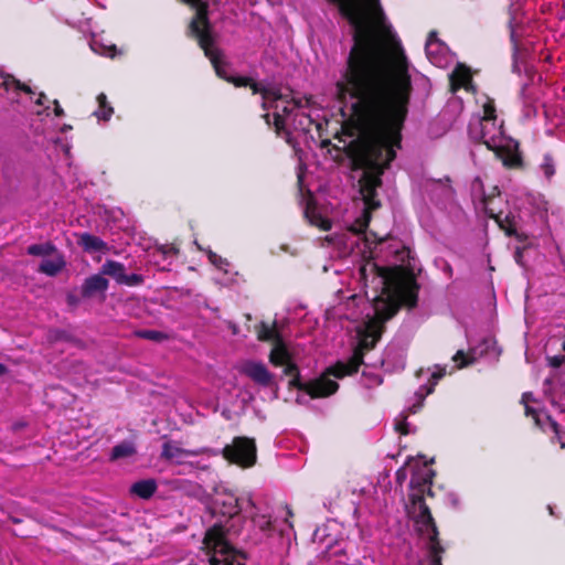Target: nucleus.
I'll return each instance as SVG.
<instances>
[{"mask_svg": "<svg viewBox=\"0 0 565 565\" xmlns=\"http://www.w3.org/2000/svg\"><path fill=\"white\" fill-rule=\"evenodd\" d=\"M471 81L470 70L462 64H458L450 75L451 90L456 92L461 87H467Z\"/></svg>", "mask_w": 565, "mask_h": 565, "instance_id": "obj_23", "label": "nucleus"}, {"mask_svg": "<svg viewBox=\"0 0 565 565\" xmlns=\"http://www.w3.org/2000/svg\"><path fill=\"white\" fill-rule=\"evenodd\" d=\"M125 273V265L116 260L107 259L102 266V274L111 277L119 285L122 282Z\"/></svg>", "mask_w": 565, "mask_h": 565, "instance_id": "obj_27", "label": "nucleus"}, {"mask_svg": "<svg viewBox=\"0 0 565 565\" xmlns=\"http://www.w3.org/2000/svg\"><path fill=\"white\" fill-rule=\"evenodd\" d=\"M379 340L373 339L371 335L363 333L358 345L353 349L352 355L348 361H338L327 369V374L337 379H343L348 375L358 373L360 366L364 362V352L372 350Z\"/></svg>", "mask_w": 565, "mask_h": 565, "instance_id": "obj_8", "label": "nucleus"}, {"mask_svg": "<svg viewBox=\"0 0 565 565\" xmlns=\"http://www.w3.org/2000/svg\"><path fill=\"white\" fill-rule=\"evenodd\" d=\"M77 243L87 253L106 252L108 249L106 242L90 233L79 234Z\"/></svg>", "mask_w": 565, "mask_h": 565, "instance_id": "obj_22", "label": "nucleus"}, {"mask_svg": "<svg viewBox=\"0 0 565 565\" xmlns=\"http://www.w3.org/2000/svg\"><path fill=\"white\" fill-rule=\"evenodd\" d=\"M90 49L99 55L111 58H114L117 54H121V51H118L115 44H104L102 41L97 39L92 40Z\"/></svg>", "mask_w": 565, "mask_h": 565, "instance_id": "obj_31", "label": "nucleus"}, {"mask_svg": "<svg viewBox=\"0 0 565 565\" xmlns=\"http://www.w3.org/2000/svg\"><path fill=\"white\" fill-rule=\"evenodd\" d=\"M53 105H54V115L56 117H63L64 116V110L63 108L61 107L60 103L57 99H54L53 100Z\"/></svg>", "mask_w": 565, "mask_h": 565, "instance_id": "obj_49", "label": "nucleus"}, {"mask_svg": "<svg viewBox=\"0 0 565 565\" xmlns=\"http://www.w3.org/2000/svg\"><path fill=\"white\" fill-rule=\"evenodd\" d=\"M256 338L260 342L274 343L278 339L282 338L281 332L277 328V320L274 319L271 322L260 321L254 326Z\"/></svg>", "mask_w": 565, "mask_h": 565, "instance_id": "obj_19", "label": "nucleus"}, {"mask_svg": "<svg viewBox=\"0 0 565 565\" xmlns=\"http://www.w3.org/2000/svg\"><path fill=\"white\" fill-rule=\"evenodd\" d=\"M541 170L548 180L555 174L554 158L551 153L544 154L543 161L541 163Z\"/></svg>", "mask_w": 565, "mask_h": 565, "instance_id": "obj_36", "label": "nucleus"}, {"mask_svg": "<svg viewBox=\"0 0 565 565\" xmlns=\"http://www.w3.org/2000/svg\"><path fill=\"white\" fill-rule=\"evenodd\" d=\"M509 29H510V42L512 44V68L513 72L520 74L521 70L519 64L523 62L525 55H526V49L521 43V40L515 31V28L513 25V20H510L509 22Z\"/></svg>", "mask_w": 565, "mask_h": 565, "instance_id": "obj_20", "label": "nucleus"}, {"mask_svg": "<svg viewBox=\"0 0 565 565\" xmlns=\"http://www.w3.org/2000/svg\"><path fill=\"white\" fill-rule=\"evenodd\" d=\"M57 252L56 246L52 242L43 244H33L26 248V253L31 256L45 257Z\"/></svg>", "mask_w": 565, "mask_h": 565, "instance_id": "obj_32", "label": "nucleus"}, {"mask_svg": "<svg viewBox=\"0 0 565 565\" xmlns=\"http://www.w3.org/2000/svg\"><path fill=\"white\" fill-rule=\"evenodd\" d=\"M203 544L207 550H212L215 553L224 555L225 565H244L241 562L235 563L234 559H231L233 558V547L226 541L225 530L221 522L215 523L206 530Z\"/></svg>", "mask_w": 565, "mask_h": 565, "instance_id": "obj_11", "label": "nucleus"}, {"mask_svg": "<svg viewBox=\"0 0 565 565\" xmlns=\"http://www.w3.org/2000/svg\"><path fill=\"white\" fill-rule=\"evenodd\" d=\"M269 363L275 367H280L294 360V355L290 352L287 342L284 337L278 339L271 344L270 352L268 354Z\"/></svg>", "mask_w": 565, "mask_h": 565, "instance_id": "obj_17", "label": "nucleus"}, {"mask_svg": "<svg viewBox=\"0 0 565 565\" xmlns=\"http://www.w3.org/2000/svg\"><path fill=\"white\" fill-rule=\"evenodd\" d=\"M249 89L253 95H260V104L265 110L273 109V115L265 113L263 118L269 127H274L277 136L289 135L286 126L291 117L300 116L299 126L307 130L312 124L309 115L300 113V109L309 108L315 105L313 96L306 95L296 97L289 87H280L271 84L255 82L249 77Z\"/></svg>", "mask_w": 565, "mask_h": 565, "instance_id": "obj_2", "label": "nucleus"}, {"mask_svg": "<svg viewBox=\"0 0 565 565\" xmlns=\"http://www.w3.org/2000/svg\"><path fill=\"white\" fill-rule=\"evenodd\" d=\"M255 503L249 498V521L253 524L249 529V541L254 544H260L270 537L275 531L273 525L271 515L266 511L264 513L255 512Z\"/></svg>", "mask_w": 565, "mask_h": 565, "instance_id": "obj_12", "label": "nucleus"}, {"mask_svg": "<svg viewBox=\"0 0 565 565\" xmlns=\"http://www.w3.org/2000/svg\"><path fill=\"white\" fill-rule=\"evenodd\" d=\"M198 451L188 450L179 447L174 441H166L162 445L161 457L167 460L179 459L188 456H196Z\"/></svg>", "mask_w": 565, "mask_h": 565, "instance_id": "obj_25", "label": "nucleus"}, {"mask_svg": "<svg viewBox=\"0 0 565 565\" xmlns=\"http://www.w3.org/2000/svg\"><path fill=\"white\" fill-rule=\"evenodd\" d=\"M98 109L94 111V115L100 120H109L114 114V108L107 100V96L100 93L97 96Z\"/></svg>", "mask_w": 565, "mask_h": 565, "instance_id": "obj_30", "label": "nucleus"}, {"mask_svg": "<svg viewBox=\"0 0 565 565\" xmlns=\"http://www.w3.org/2000/svg\"><path fill=\"white\" fill-rule=\"evenodd\" d=\"M71 128H72L71 126H64L63 131H65L66 129H71Z\"/></svg>", "mask_w": 565, "mask_h": 565, "instance_id": "obj_64", "label": "nucleus"}, {"mask_svg": "<svg viewBox=\"0 0 565 565\" xmlns=\"http://www.w3.org/2000/svg\"><path fill=\"white\" fill-rule=\"evenodd\" d=\"M532 393L531 392H525L522 394L521 396V403L526 406L529 405V402L532 399Z\"/></svg>", "mask_w": 565, "mask_h": 565, "instance_id": "obj_51", "label": "nucleus"}, {"mask_svg": "<svg viewBox=\"0 0 565 565\" xmlns=\"http://www.w3.org/2000/svg\"><path fill=\"white\" fill-rule=\"evenodd\" d=\"M108 288V280L102 275H93L84 280L82 296L90 298L97 292H105Z\"/></svg>", "mask_w": 565, "mask_h": 565, "instance_id": "obj_21", "label": "nucleus"}, {"mask_svg": "<svg viewBox=\"0 0 565 565\" xmlns=\"http://www.w3.org/2000/svg\"><path fill=\"white\" fill-rule=\"evenodd\" d=\"M374 316L365 323V334L380 340L385 329V322L398 312V306L392 301H383L382 296L374 298Z\"/></svg>", "mask_w": 565, "mask_h": 565, "instance_id": "obj_10", "label": "nucleus"}, {"mask_svg": "<svg viewBox=\"0 0 565 565\" xmlns=\"http://www.w3.org/2000/svg\"><path fill=\"white\" fill-rule=\"evenodd\" d=\"M525 248L526 246H518L514 250V260L521 266H523V253Z\"/></svg>", "mask_w": 565, "mask_h": 565, "instance_id": "obj_47", "label": "nucleus"}, {"mask_svg": "<svg viewBox=\"0 0 565 565\" xmlns=\"http://www.w3.org/2000/svg\"><path fill=\"white\" fill-rule=\"evenodd\" d=\"M322 228L326 230V231L329 230L330 228V224L327 222L326 225H322Z\"/></svg>", "mask_w": 565, "mask_h": 565, "instance_id": "obj_62", "label": "nucleus"}, {"mask_svg": "<svg viewBox=\"0 0 565 565\" xmlns=\"http://www.w3.org/2000/svg\"><path fill=\"white\" fill-rule=\"evenodd\" d=\"M222 455L230 463L247 468V436L235 437L223 448Z\"/></svg>", "mask_w": 565, "mask_h": 565, "instance_id": "obj_14", "label": "nucleus"}, {"mask_svg": "<svg viewBox=\"0 0 565 565\" xmlns=\"http://www.w3.org/2000/svg\"><path fill=\"white\" fill-rule=\"evenodd\" d=\"M557 441L559 443V445H561V447H562V448H565V443H564V441H562L561 439H559V440H557Z\"/></svg>", "mask_w": 565, "mask_h": 565, "instance_id": "obj_63", "label": "nucleus"}, {"mask_svg": "<svg viewBox=\"0 0 565 565\" xmlns=\"http://www.w3.org/2000/svg\"><path fill=\"white\" fill-rule=\"evenodd\" d=\"M17 90H21L28 95L34 94L33 89L29 85H26L22 82H20V85L18 86Z\"/></svg>", "mask_w": 565, "mask_h": 565, "instance_id": "obj_50", "label": "nucleus"}, {"mask_svg": "<svg viewBox=\"0 0 565 565\" xmlns=\"http://www.w3.org/2000/svg\"><path fill=\"white\" fill-rule=\"evenodd\" d=\"M468 136L473 143H482L489 150H493L502 142L503 124L494 121H470Z\"/></svg>", "mask_w": 565, "mask_h": 565, "instance_id": "obj_9", "label": "nucleus"}, {"mask_svg": "<svg viewBox=\"0 0 565 565\" xmlns=\"http://www.w3.org/2000/svg\"><path fill=\"white\" fill-rule=\"evenodd\" d=\"M382 288L383 301H392L398 306L415 308L418 301L419 286L414 276L402 277L390 269L375 266Z\"/></svg>", "mask_w": 565, "mask_h": 565, "instance_id": "obj_6", "label": "nucleus"}, {"mask_svg": "<svg viewBox=\"0 0 565 565\" xmlns=\"http://www.w3.org/2000/svg\"><path fill=\"white\" fill-rule=\"evenodd\" d=\"M524 414L526 417H531L533 419L536 427L543 429L542 419L540 417L539 412L535 408L531 407L530 405H526L524 406Z\"/></svg>", "mask_w": 565, "mask_h": 565, "instance_id": "obj_39", "label": "nucleus"}, {"mask_svg": "<svg viewBox=\"0 0 565 565\" xmlns=\"http://www.w3.org/2000/svg\"><path fill=\"white\" fill-rule=\"evenodd\" d=\"M249 379L262 387L278 392V384L275 381L274 374L260 362H249Z\"/></svg>", "mask_w": 565, "mask_h": 565, "instance_id": "obj_15", "label": "nucleus"}, {"mask_svg": "<svg viewBox=\"0 0 565 565\" xmlns=\"http://www.w3.org/2000/svg\"><path fill=\"white\" fill-rule=\"evenodd\" d=\"M498 159H500L503 166L508 169H521L523 168V159L521 153L515 149H511L509 146H502L501 143L492 150Z\"/></svg>", "mask_w": 565, "mask_h": 565, "instance_id": "obj_18", "label": "nucleus"}, {"mask_svg": "<svg viewBox=\"0 0 565 565\" xmlns=\"http://www.w3.org/2000/svg\"><path fill=\"white\" fill-rule=\"evenodd\" d=\"M65 267V262L62 256H58L56 259H44L40 264L39 271L43 273L47 276L57 275Z\"/></svg>", "mask_w": 565, "mask_h": 565, "instance_id": "obj_28", "label": "nucleus"}, {"mask_svg": "<svg viewBox=\"0 0 565 565\" xmlns=\"http://www.w3.org/2000/svg\"><path fill=\"white\" fill-rule=\"evenodd\" d=\"M137 452L134 443L122 441L113 447L110 452V460H118L121 458H128Z\"/></svg>", "mask_w": 565, "mask_h": 565, "instance_id": "obj_29", "label": "nucleus"}, {"mask_svg": "<svg viewBox=\"0 0 565 565\" xmlns=\"http://www.w3.org/2000/svg\"><path fill=\"white\" fill-rule=\"evenodd\" d=\"M284 375L290 376L288 386L289 388H297L298 391L307 393L311 398H322L334 394L339 390V384L331 380L327 370L324 373L309 382H302L300 370L296 362L292 360L282 364Z\"/></svg>", "mask_w": 565, "mask_h": 565, "instance_id": "obj_7", "label": "nucleus"}, {"mask_svg": "<svg viewBox=\"0 0 565 565\" xmlns=\"http://www.w3.org/2000/svg\"><path fill=\"white\" fill-rule=\"evenodd\" d=\"M545 419L548 423L551 429L553 430V433L555 435L554 438L552 439V441L554 443L555 440H559V435H561L559 424L550 415H546Z\"/></svg>", "mask_w": 565, "mask_h": 565, "instance_id": "obj_45", "label": "nucleus"}, {"mask_svg": "<svg viewBox=\"0 0 565 565\" xmlns=\"http://www.w3.org/2000/svg\"><path fill=\"white\" fill-rule=\"evenodd\" d=\"M45 99L46 95L44 93H40L38 99L35 100V104L42 106Z\"/></svg>", "mask_w": 565, "mask_h": 565, "instance_id": "obj_54", "label": "nucleus"}, {"mask_svg": "<svg viewBox=\"0 0 565 565\" xmlns=\"http://www.w3.org/2000/svg\"><path fill=\"white\" fill-rule=\"evenodd\" d=\"M425 493H427V495H429V497H433V495H434V492H433V490H431V486H428V488H426Z\"/></svg>", "mask_w": 565, "mask_h": 565, "instance_id": "obj_59", "label": "nucleus"}, {"mask_svg": "<svg viewBox=\"0 0 565 565\" xmlns=\"http://www.w3.org/2000/svg\"><path fill=\"white\" fill-rule=\"evenodd\" d=\"M501 230L505 233L509 237H515L519 242H525L527 239V235L524 233H519L515 227L507 226L503 227L501 225Z\"/></svg>", "mask_w": 565, "mask_h": 565, "instance_id": "obj_40", "label": "nucleus"}, {"mask_svg": "<svg viewBox=\"0 0 565 565\" xmlns=\"http://www.w3.org/2000/svg\"><path fill=\"white\" fill-rule=\"evenodd\" d=\"M413 92L409 63L405 53L391 52L380 36L359 29L340 79L337 99L351 104V117L341 135L353 138L342 148L352 168L365 169L360 179L364 209L376 210L382 174L402 147V131ZM335 150H341L333 146Z\"/></svg>", "mask_w": 565, "mask_h": 565, "instance_id": "obj_1", "label": "nucleus"}, {"mask_svg": "<svg viewBox=\"0 0 565 565\" xmlns=\"http://www.w3.org/2000/svg\"><path fill=\"white\" fill-rule=\"evenodd\" d=\"M136 335L153 342H162L169 338L168 334L158 330H138Z\"/></svg>", "mask_w": 565, "mask_h": 565, "instance_id": "obj_35", "label": "nucleus"}, {"mask_svg": "<svg viewBox=\"0 0 565 565\" xmlns=\"http://www.w3.org/2000/svg\"><path fill=\"white\" fill-rule=\"evenodd\" d=\"M145 277L140 274H129L127 275L125 273L124 279L121 285L129 286V287H136L143 284Z\"/></svg>", "mask_w": 565, "mask_h": 565, "instance_id": "obj_37", "label": "nucleus"}, {"mask_svg": "<svg viewBox=\"0 0 565 565\" xmlns=\"http://www.w3.org/2000/svg\"><path fill=\"white\" fill-rule=\"evenodd\" d=\"M257 460V448L254 438L249 437V468H252Z\"/></svg>", "mask_w": 565, "mask_h": 565, "instance_id": "obj_46", "label": "nucleus"}, {"mask_svg": "<svg viewBox=\"0 0 565 565\" xmlns=\"http://www.w3.org/2000/svg\"><path fill=\"white\" fill-rule=\"evenodd\" d=\"M483 203H484V212H486V214L488 215V217L494 220L500 228H501V225L503 227H507V226L515 227L514 216L511 213L502 216V212L501 211L497 212L491 206V204H492V199L491 198H484Z\"/></svg>", "mask_w": 565, "mask_h": 565, "instance_id": "obj_24", "label": "nucleus"}, {"mask_svg": "<svg viewBox=\"0 0 565 565\" xmlns=\"http://www.w3.org/2000/svg\"><path fill=\"white\" fill-rule=\"evenodd\" d=\"M334 138L339 139V141H341V142H344V139H342V137L340 135H335Z\"/></svg>", "mask_w": 565, "mask_h": 565, "instance_id": "obj_61", "label": "nucleus"}, {"mask_svg": "<svg viewBox=\"0 0 565 565\" xmlns=\"http://www.w3.org/2000/svg\"><path fill=\"white\" fill-rule=\"evenodd\" d=\"M405 478H406V472L404 471V469H398L397 472H396V480H397V482L402 483Z\"/></svg>", "mask_w": 565, "mask_h": 565, "instance_id": "obj_53", "label": "nucleus"}, {"mask_svg": "<svg viewBox=\"0 0 565 565\" xmlns=\"http://www.w3.org/2000/svg\"><path fill=\"white\" fill-rule=\"evenodd\" d=\"M195 10L191 19L186 34L196 40L204 55L210 60L216 75L234 84L236 87H247V76H234L230 73L228 63L224 60L223 52L215 46L212 34V25L209 19V4L203 0H181Z\"/></svg>", "mask_w": 565, "mask_h": 565, "instance_id": "obj_3", "label": "nucleus"}, {"mask_svg": "<svg viewBox=\"0 0 565 565\" xmlns=\"http://www.w3.org/2000/svg\"><path fill=\"white\" fill-rule=\"evenodd\" d=\"M9 372V369L3 363H0V376L6 375Z\"/></svg>", "mask_w": 565, "mask_h": 565, "instance_id": "obj_56", "label": "nucleus"}, {"mask_svg": "<svg viewBox=\"0 0 565 565\" xmlns=\"http://www.w3.org/2000/svg\"><path fill=\"white\" fill-rule=\"evenodd\" d=\"M20 85V81L17 79L13 75H6L3 77L2 86L6 90L15 89Z\"/></svg>", "mask_w": 565, "mask_h": 565, "instance_id": "obj_44", "label": "nucleus"}, {"mask_svg": "<svg viewBox=\"0 0 565 565\" xmlns=\"http://www.w3.org/2000/svg\"><path fill=\"white\" fill-rule=\"evenodd\" d=\"M434 46H437V47L441 46V42L438 39L436 31H431L428 34V38H427V41H426V46H425L427 56H430L433 54V47Z\"/></svg>", "mask_w": 565, "mask_h": 565, "instance_id": "obj_38", "label": "nucleus"}, {"mask_svg": "<svg viewBox=\"0 0 565 565\" xmlns=\"http://www.w3.org/2000/svg\"><path fill=\"white\" fill-rule=\"evenodd\" d=\"M212 514L232 519L241 511L237 497L230 491H217L213 500Z\"/></svg>", "mask_w": 565, "mask_h": 565, "instance_id": "obj_13", "label": "nucleus"}, {"mask_svg": "<svg viewBox=\"0 0 565 565\" xmlns=\"http://www.w3.org/2000/svg\"><path fill=\"white\" fill-rule=\"evenodd\" d=\"M372 211L373 210L364 209L362 212V215L355 220L354 224L351 226L350 230L356 234H365V243L367 245H371V244L379 245V244H382L383 242H385L388 236H379L374 232H370L369 234L365 233L366 228L371 222Z\"/></svg>", "mask_w": 565, "mask_h": 565, "instance_id": "obj_16", "label": "nucleus"}, {"mask_svg": "<svg viewBox=\"0 0 565 565\" xmlns=\"http://www.w3.org/2000/svg\"><path fill=\"white\" fill-rule=\"evenodd\" d=\"M339 10L354 29L353 45L355 44L358 30L363 29L374 36L375 34L380 36L391 52L401 51L404 53L401 44L394 40L380 0H340Z\"/></svg>", "mask_w": 565, "mask_h": 565, "instance_id": "obj_4", "label": "nucleus"}, {"mask_svg": "<svg viewBox=\"0 0 565 565\" xmlns=\"http://www.w3.org/2000/svg\"><path fill=\"white\" fill-rule=\"evenodd\" d=\"M408 424L406 422V418H404V420H402L401 423H397L395 425V429L402 434V435H407L408 434Z\"/></svg>", "mask_w": 565, "mask_h": 565, "instance_id": "obj_48", "label": "nucleus"}, {"mask_svg": "<svg viewBox=\"0 0 565 565\" xmlns=\"http://www.w3.org/2000/svg\"><path fill=\"white\" fill-rule=\"evenodd\" d=\"M546 363L552 369H558L565 364V355H548L546 356Z\"/></svg>", "mask_w": 565, "mask_h": 565, "instance_id": "obj_43", "label": "nucleus"}, {"mask_svg": "<svg viewBox=\"0 0 565 565\" xmlns=\"http://www.w3.org/2000/svg\"><path fill=\"white\" fill-rule=\"evenodd\" d=\"M483 108V116L476 121H494L497 122V108L494 100L490 97H487L486 103L482 106Z\"/></svg>", "mask_w": 565, "mask_h": 565, "instance_id": "obj_34", "label": "nucleus"}, {"mask_svg": "<svg viewBox=\"0 0 565 565\" xmlns=\"http://www.w3.org/2000/svg\"><path fill=\"white\" fill-rule=\"evenodd\" d=\"M157 488V482L153 479H143L135 482L130 492L140 499L148 500L154 494Z\"/></svg>", "mask_w": 565, "mask_h": 565, "instance_id": "obj_26", "label": "nucleus"}, {"mask_svg": "<svg viewBox=\"0 0 565 565\" xmlns=\"http://www.w3.org/2000/svg\"><path fill=\"white\" fill-rule=\"evenodd\" d=\"M46 340L52 344L57 342H76V339L71 333L62 329H50L46 334Z\"/></svg>", "mask_w": 565, "mask_h": 565, "instance_id": "obj_33", "label": "nucleus"}, {"mask_svg": "<svg viewBox=\"0 0 565 565\" xmlns=\"http://www.w3.org/2000/svg\"><path fill=\"white\" fill-rule=\"evenodd\" d=\"M286 510H287V516L285 519V523H287L289 525V527H292L294 525L290 521V519L294 516L292 510L288 505H286Z\"/></svg>", "mask_w": 565, "mask_h": 565, "instance_id": "obj_52", "label": "nucleus"}, {"mask_svg": "<svg viewBox=\"0 0 565 565\" xmlns=\"http://www.w3.org/2000/svg\"><path fill=\"white\" fill-rule=\"evenodd\" d=\"M164 254H178V249L174 246H167L163 249Z\"/></svg>", "mask_w": 565, "mask_h": 565, "instance_id": "obj_55", "label": "nucleus"}, {"mask_svg": "<svg viewBox=\"0 0 565 565\" xmlns=\"http://www.w3.org/2000/svg\"><path fill=\"white\" fill-rule=\"evenodd\" d=\"M452 360L458 364V367L468 366L473 362V360H469L466 353L462 350H458L454 355Z\"/></svg>", "mask_w": 565, "mask_h": 565, "instance_id": "obj_42", "label": "nucleus"}, {"mask_svg": "<svg viewBox=\"0 0 565 565\" xmlns=\"http://www.w3.org/2000/svg\"><path fill=\"white\" fill-rule=\"evenodd\" d=\"M435 475V471L431 469H424L413 473L409 482L412 492L408 499L413 513H415L414 521L417 530L428 539L431 565H441L444 547L440 544L438 526L424 498L426 488L433 484Z\"/></svg>", "mask_w": 565, "mask_h": 565, "instance_id": "obj_5", "label": "nucleus"}, {"mask_svg": "<svg viewBox=\"0 0 565 565\" xmlns=\"http://www.w3.org/2000/svg\"><path fill=\"white\" fill-rule=\"evenodd\" d=\"M241 372L247 373V364L241 366Z\"/></svg>", "mask_w": 565, "mask_h": 565, "instance_id": "obj_60", "label": "nucleus"}, {"mask_svg": "<svg viewBox=\"0 0 565 565\" xmlns=\"http://www.w3.org/2000/svg\"><path fill=\"white\" fill-rule=\"evenodd\" d=\"M445 375V370H440V371H437V372H434L430 376V380H429V385L428 386H425L426 388V395L428 394H431L434 392V387L435 385L437 384V382L444 377Z\"/></svg>", "mask_w": 565, "mask_h": 565, "instance_id": "obj_41", "label": "nucleus"}, {"mask_svg": "<svg viewBox=\"0 0 565 565\" xmlns=\"http://www.w3.org/2000/svg\"><path fill=\"white\" fill-rule=\"evenodd\" d=\"M67 301H68V303H71V305H75V303H77V299H76L74 296H72V295H68V296H67Z\"/></svg>", "mask_w": 565, "mask_h": 565, "instance_id": "obj_57", "label": "nucleus"}, {"mask_svg": "<svg viewBox=\"0 0 565 565\" xmlns=\"http://www.w3.org/2000/svg\"><path fill=\"white\" fill-rule=\"evenodd\" d=\"M329 146H331V141H330L329 139H324V140H322V141H321V143H320V147H321V148H327V147H329Z\"/></svg>", "mask_w": 565, "mask_h": 565, "instance_id": "obj_58", "label": "nucleus"}]
</instances>
